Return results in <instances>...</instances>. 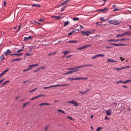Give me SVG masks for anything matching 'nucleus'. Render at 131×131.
<instances>
[{"label": "nucleus", "instance_id": "nucleus-1", "mask_svg": "<svg viewBox=\"0 0 131 131\" xmlns=\"http://www.w3.org/2000/svg\"><path fill=\"white\" fill-rule=\"evenodd\" d=\"M130 39L129 38H123L122 39H109L108 40V42L111 41L113 42H116L119 41H123L125 40H129Z\"/></svg>", "mask_w": 131, "mask_h": 131}, {"label": "nucleus", "instance_id": "nucleus-2", "mask_svg": "<svg viewBox=\"0 0 131 131\" xmlns=\"http://www.w3.org/2000/svg\"><path fill=\"white\" fill-rule=\"evenodd\" d=\"M92 31H82L81 32V34L84 35H86L88 36L92 34Z\"/></svg>", "mask_w": 131, "mask_h": 131}, {"label": "nucleus", "instance_id": "nucleus-3", "mask_svg": "<svg viewBox=\"0 0 131 131\" xmlns=\"http://www.w3.org/2000/svg\"><path fill=\"white\" fill-rule=\"evenodd\" d=\"M68 103H72L75 106H77L78 105V104L77 102L74 100L70 101L68 102Z\"/></svg>", "mask_w": 131, "mask_h": 131}, {"label": "nucleus", "instance_id": "nucleus-4", "mask_svg": "<svg viewBox=\"0 0 131 131\" xmlns=\"http://www.w3.org/2000/svg\"><path fill=\"white\" fill-rule=\"evenodd\" d=\"M91 45H85L84 46H83L82 47H79L77 48V49L78 50H81L82 49L89 47H90L91 46Z\"/></svg>", "mask_w": 131, "mask_h": 131}, {"label": "nucleus", "instance_id": "nucleus-5", "mask_svg": "<svg viewBox=\"0 0 131 131\" xmlns=\"http://www.w3.org/2000/svg\"><path fill=\"white\" fill-rule=\"evenodd\" d=\"M121 23L120 21L116 19H113V24L114 25H118Z\"/></svg>", "mask_w": 131, "mask_h": 131}, {"label": "nucleus", "instance_id": "nucleus-6", "mask_svg": "<svg viewBox=\"0 0 131 131\" xmlns=\"http://www.w3.org/2000/svg\"><path fill=\"white\" fill-rule=\"evenodd\" d=\"M110 44L112 45L115 46H126L127 45V44H116L113 43H110Z\"/></svg>", "mask_w": 131, "mask_h": 131}, {"label": "nucleus", "instance_id": "nucleus-7", "mask_svg": "<svg viewBox=\"0 0 131 131\" xmlns=\"http://www.w3.org/2000/svg\"><path fill=\"white\" fill-rule=\"evenodd\" d=\"M9 70V68H7L6 70L3 71L2 73L0 74V77L3 76L5 73L8 71Z\"/></svg>", "mask_w": 131, "mask_h": 131}, {"label": "nucleus", "instance_id": "nucleus-8", "mask_svg": "<svg viewBox=\"0 0 131 131\" xmlns=\"http://www.w3.org/2000/svg\"><path fill=\"white\" fill-rule=\"evenodd\" d=\"M108 9V8H105L103 9H100L98 10V11H100L101 12L104 13L107 11Z\"/></svg>", "mask_w": 131, "mask_h": 131}, {"label": "nucleus", "instance_id": "nucleus-9", "mask_svg": "<svg viewBox=\"0 0 131 131\" xmlns=\"http://www.w3.org/2000/svg\"><path fill=\"white\" fill-rule=\"evenodd\" d=\"M88 78H82V77H79V78H74L75 80H87Z\"/></svg>", "mask_w": 131, "mask_h": 131}, {"label": "nucleus", "instance_id": "nucleus-10", "mask_svg": "<svg viewBox=\"0 0 131 131\" xmlns=\"http://www.w3.org/2000/svg\"><path fill=\"white\" fill-rule=\"evenodd\" d=\"M31 36H29L28 37H25L24 38V41H26L28 40H30L31 39Z\"/></svg>", "mask_w": 131, "mask_h": 131}, {"label": "nucleus", "instance_id": "nucleus-11", "mask_svg": "<svg viewBox=\"0 0 131 131\" xmlns=\"http://www.w3.org/2000/svg\"><path fill=\"white\" fill-rule=\"evenodd\" d=\"M70 52V51L68 50H66L62 52V53L66 55L68 54Z\"/></svg>", "mask_w": 131, "mask_h": 131}, {"label": "nucleus", "instance_id": "nucleus-12", "mask_svg": "<svg viewBox=\"0 0 131 131\" xmlns=\"http://www.w3.org/2000/svg\"><path fill=\"white\" fill-rule=\"evenodd\" d=\"M11 53L10 50L9 49H8L5 52V54L6 56H7L8 54H10Z\"/></svg>", "mask_w": 131, "mask_h": 131}, {"label": "nucleus", "instance_id": "nucleus-13", "mask_svg": "<svg viewBox=\"0 0 131 131\" xmlns=\"http://www.w3.org/2000/svg\"><path fill=\"white\" fill-rule=\"evenodd\" d=\"M92 66V64H86L84 65H82L80 66H79L78 68H82L83 67H87L89 66Z\"/></svg>", "mask_w": 131, "mask_h": 131}, {"label": "nucleus", "instance_id": "nucleus-14", "mask_svg": "<svg viewBox=\"0 0 131 131\" xmlns=\"http://www.w3.org/2000/svg\"><path fill=\"white\" fill-rule=\"evenodd\" d=\"M79 67V66H78L77 67H75L72 68H75V69H74L73 70H71V71H74V72H73H73H74L76 71H78L79 70L78 69L79 68H78Z\"/></svg>", "mask_w": 131, "mask_h": 131}, {"label": "nucleus", "instance_id": "nucleus-15", "mask_svg": "<svg viewBox=\"0 0 131 131\" xmlns=\"http://www.w3.org/2000/svg\"><path fill=\"white\" fill-rule=\"evenodd\" d=\"M125 35V32H124L120 34L116 35V37H122L124 36Z\"/></svg>", "mask_w": 131, "mask_h": 131}, {"label": "nucleus", "instance_id": "nucleus-16", "mask_svg": "<svg viewBox=\"0 0 131 131\" xmlns=\"http://www.w3.org/2000/svg\"><path fill=\"white\" fill-rule=\"evenodd\" d=\"M38 64H34L32 65H29V68H30L32 67H35L37 66L38 65Z\"/></svg>", "mask_w": 131, "mask_h": 131}, {"label": "nucleus", "instance_id": "nucleus-17", "mask_svg": "<svg viewBox=\"0 0 131 131\" xmlns=\"http://www.w3.org/2000/svg\"><path fill=\"white\" fill-rule=\"evenodd\" d=\"M113 6L114 9L113 10L114 11H116L119 10L117 8L116 5H113Z\"/></svg>", "mask_w": 131, "mask_h": 131}, {"label": "nucleus", "instance_id": "nucleus-18", "mask_svg": "<svg viewBox=\"0 0 131 131\" xmlns=\"http://www.w3.org/2000/svg\"><path fill=\"white\" fill-rule=\"evenodd\" d=\"M107 20L108 23L110 24H113V20L108 19H107Z\"/></svg>", "mask_w": 131, "mask_h": 131}, {"label": "nucleus", "instance_id": "nucleus-19", "mask_svg": "<svg viewBox=\"0 0 131 131\" xmlns=\"http://www.w3.org/2000/svg\"><path fill=\"white\" fill-rule=\"evenodd\" d=\"M40 5L38 4H33L32 5V7H40Z\"/></svg>", "mask_w": 131, "mask_h": 131}, {"label": "nucleus", "instance_id": "nucleus-20", "mask_svg": "<svg viewBox=\"0 0 131 131\" xmlns=\"http://www.w3.org/2000/svg\"><path fill=\"white\" fill-rule=\"evenodd\" d=\"M21 60V58H18L13 59L12 60V61L13 62H14V61H20V60Z\"/></svg>", "mask_w": 131, "mask_h": 131}, {"label": "nucleus", "instance_id": "nucleus-21", "mask_svg": "<svg viewBox=\"0 0 131 131\" xmlns=\"http://www.w3.org/2000/svg\"><path fill=\"white\" fill-rule=\"evenodd\" d=\"M22 53H19V54L14 53V54H11L10 55V56H12L13 55H16V56H20L21 55H22Z\"/></svg>", "mask_w": 131, "mask_h": 131}, {"label": "nucleus", "instance_id": "nucleus-22", "mask_svg": "<svg viewBox=\"0 0 131 131\" xmlns=\"http://www.w3.org/2000/svg\"><path fill=\"white\" fill-rule=\"evenodd\" d=\"M111 111L110 110H106V114L107 115H110L111 114Z\"/></svg>", "mask_w": 131, "mask_h": 131}, {"label": "nucleus", "instance_id": "nucleus-23", "mask_svg": "<svg viewBox=\"0 0 131 131\" xmlns=\"http://www.w3.org/2000/svg\"><path fill=\"white\" fill-rule=\"evenodd\" d=\"M107 61L108 62H116V61L114 60L110 59H108L107 60Z\"/></svg>", "mask_w": 131, "mask_h": 131}, {"label": "nucleus", "instance_id": "nucleus-24", "mask_svg": "<svg viewBox=\"0 0 131 131\" xmlns=\"http://www.w3.org/2000/svg\"><path fill=\"white\" fill-rule=\"evenodd\" d=\"M0 59H1V60L2 61H4L5 59V58L4 57V54H3L2 55H1L0 57Z\"/></svg>", "mask_w": 131, "mask_h": 131}, {"label": "nucleus", "instance_id": "nucleus-25", "mask_svg": "<svg viewBox=\"0 0 131 131\" xmlns=\"http://www.w3.org/2000/svg\"><path fill=\"white\" fill-rule=\"evenodd\" d=\"M9 82V80H7V81H5L4 83H2L1 84V85L2 86H3V85H4L5 84H6L7 83H8Z\"/></svg>", "mask_w": 131, "mask_h": 131}, {"label": "nucleus", "instance_id": "nucleus-26", "mask_svg": "<svg viewBox=\"0 0 131 131\" xmlns=\"http://www.w3.org/2000/svg\"><path fill=\"white\" fill-rule=\"evenodd\" d=\"M74 72V71H68L66 72H65L63 74V75L67 74L69 73H73V72Z\"/></svg>", "mask_w": 131, "mask_h": 131}, {"label": "nucleus", "instance_id": "nucleus-27", "mask_svg": "<svg viewBox=\"0 0 131 131\" xmlns=\"http://www.w3.org/2000/svg\"><path fill=\"white\" fill-rule=\"evenodd\" d=\"M96 25L98 26H101L103 25V24L102 22H97L96 23Z\"/></svg>", "mask_w": 131, "mask_h": 131}, {"label": "nucleus", "instance_id": "nucleus-28", "mask_svg": "<svg viewBox=\"0 0 131 131\" xmlns=\"http://www.w3.org/2000/svg\"><path fill=\"white\" fill-rule=\"evenodd\" d=\"M77 41H73V40H69L68 41V43H77Z\"/></svg>", "mask_w": 131, "mask_h": 131}, {"label": "nucleus", "instance_id": "nucleus-29", "mask_svg": "<svg viewBox=\"0 0 131 131\" xmlns=\"http://www.w3.org/2000/svg\"><path fill=\"white\" fill-rule=\"evenodd\" d=\"M70 23V22H68V21H66L64 23V26H66L68 25Z\"/></svg>", "mask_w": 131, "mask_h": 131}, {"label": "nucleus", "instance_id": "nucleus-30", "mask_svg": "<svg viewBox=\"0 0 131 131\" xmlns=\"http://www.w3.org/2000/svg\"><path fill=\"white\" fill-rule=\"evenodd\" d=\"M75 32V31L74 30H72L68 34V35L69 36H70L71 35H72L73 33H74Z\"/></svg>", "mask_w": 131, "mask_h": 131}, {"label": "nucleus", "instance_id": "nucleus-31", "mask_svg": "<svg viewBox=\"0 0 131 131\" xmlns=\"http://www.w3.org/2000/svg\"><path fill=\"white\" fill-rule=\"evenodd\" d=\"M67 4L65 1L63 2L61 4L59 5L62 6V5H66Z\"/></svg>", "mask_w": 131, "mask_h": 131}, {"label": "nucleus", "instance_id": "nucleus-32", "mask_svg": "<svg viewBox=\"0 0 131 131\" xmlns=\"http://www.w3.org/2000/svg\"><path fill=\"white\" fill-rule=\"evenodd\" d=\"M114 69L117 70H119L123 69L122 67L119 68H116L114 67Z\"/></svg>", "mask_w": 131, "mask_h": 131}, {"label": "nucleus", "instance_id": "nucleus-33", "mask_svg": "<svg viewBox=\"0 0 131 131\" xmlns=\"http://www.w3.org/2000/svg\"><path fill=\"white\" fill-rule=\"evenodd\" d=\"M97 57H104L105 56L103 54H99L96 55Z\"/></svg>", "mask_w": 131, "mask_h": 131}, {"label": "nucleus", "instance_id": "nucleus-34", "mask_svg": "<svg viewBox=\"0 0 131 131\" xmlns=\"http://www.w3.org/2000/svg\"><path fill=\"white\" fill-rule=\"evenodd\" d=\"M24 45L23 46V47H22V49H19V50H18L17 51V52H19L21 51H23V49H24Z\"/></svg>", "mask_w": 131, "mask_h": 131}, {"label": "nucleus", "instance_id": "nucleus-35", "mask_svg": "<svg viewBox=\"0 0 131 131\" xmlns=\"http://www.w3.org/2000/svg\"><path fill=\"white\" fill-rule=\"evenodd\" d=\"M73 19L74 21H75L79 20V18L76 17H73Z\"/></svg>", "mask_w": 131, "mask_h": 131}, {"label": "nucleus", "instance_id": "nucleus-36", "mask_svg": "<svg viewBox=\"0 0 131 131\" xmlns=\"http://www.w3.org/2000/svg\"><path fill=\"white\" fill-rule=\"evenodd\" d=\"M53 17L57 19V20H59L61 18V17L60 16H53Z\"/></svg>", "mask_w": 131, "mask_h": 131}, {"label": "nucleus", "instance_id": "nucleus-37", "mask_svg": "<svg viewBox=\"0 0 131 131\" xmlns=\"http://www.w3.org/2000/svg\"><path fill=\"white\" fill-rule=\"evenodd\" d=\"M68 80L69 81H73V80H75L74 78H67Z\"/></svg>", "mask_w": 131, "mask_h": 131}, {"label": "nucleus", "instance_id": "nucleus-38", "mask_svg": "<svg viewBox=\"0 0 131 131\" xmlns=\"http://www.w3.org/2000/svg\"><path fill=\"white\" fill-rule=\"evenodd\" d=\"M29 103V102H27V103H25L23 105V107H24L26 106V105H27Z\"/></svg>", "mask_w": 131, "mask_h": 131}, {"label": "nucleus", "instance_id": "nucleus-39", "mask_svg": "<svg viewBox=\"0 0 131 131\" xmlns=\"http://www.w3.org/2000/svg\"><path fill=\"white\" fill-rule=\"evenodd\" d=\"M57 111L58 112H62L63 114L65 113V112L63 110H57Z\"/></svg>", "mask_w": 131, "mask_h": 131}, {"label": "nucleus", "instance_id": "nucleus-40", "mask_svg": "<svg viewBox=\"0 0 131 131\" xmlns=\"http://www.w3.org/2000/svg\"><path fill=\"white\" fill-rule=\"evenodd\" d=\"M100 19L103 22L105 21H106V20L105 19H104L102 17H100Z\"/></svg>", "mask_w": 131, "mask_h": 131}, {"label": "nucleus", "instance_id": "nucleus-41", "mask_svg": "<svg viewBox=\"0 0 131 131\" xmlns=\"http://www.w3.org/2000/svg\"><path fill=\"white\" fill-rule=\"evenodd\" d=\"M37 89V88H36L35 89H34L31 90L30 91H29V92L30 93H31V92L34 91H35Z\"/></svg>", "mask_w": 131, "mask_h": 131}, {"label": "nucleus", "instance_id": "nucleus-42", "mask_svg": "<svg viewBox=\"0 0 131 131\" xmlns=\"http://www.w3.org/2000/svg\"><path fill=\"white\" fill-rule=\"evenodd\" d=\"M67 6H64L63 7H62L61 8V12H62V11H63L64 9L65 8L67 7Z\"/></svg>", "mask_w": 131, "mask_h": 131}, {"label": "nucleus", "instance_id": "nucleus-43", "mask_svg": "<svg viewBox=\"0 0 131 131\" xmlns=\"http://www.w3.org/2000/svg\"><path fill=\"white\" fill-rule=\"evenodd\" d=\"M67 118H69V119L71 120H74V119L71 117L70 116H68L67 117Z\"/></svg>", "mask_w": 131, "mask_h": 131}, {"label": "nucleus", "instance_id": "nucleus-44", "mask_svg": "<svg viewBox=\"0 0 131 131\" xmlns=\"http://www.w3.org/2000/svg\"><path fill=\"white\" fill-rule=\"evenodd\" d=\"M125 35H126L128 34V35H131V33H130V32H125Z\"/></svg>", "mask_w": 131, "mask_h": 131}, {"label": "nucleus", "instance_id": "nucleus-45", "mask_svg": "<svg viewBox=\"0 0 131 131\" xmlns=\"http://www.w3.org/2000/svg\"><path fill=\"white\" fill-rule=\"evenodd\" d=\"M37 98H38V97L37 96L34 97L30 99V100H34V99H37Z\"/></svg>", "mask_w": 131, "mask_h": 131}, {"label": "nucleus", "instance_id": "nucleus-46", "mask_svg": "<svg viewBox=\"0 0 131 131\" xmlns=\"http://www.w3.org/2000/svg\"><path fill=\"white\" fill-rule=\"evenodd\" d=\"M122 81L121 80H120L119 81H118L117 82H116V83L117 84H119L120 83H122Z\"/></svg>", "mask_w": 131, "mask_h": 131}, {"label": "nucleus", "instance_id": "nucleus-47", "mask_svg": "<svg viewBox=\"0 0 131 131\" xmlns=\"http://www.w3.org/2000/svg\"><path fill=\"white\" fill-rule=\"evenodd\" d=\"M75 68H68L67 69V70H71H71H73Z\"/></svg>", "mask_w": 131, "mask_h": 131}, {"label": "nucleus", "instance_id": "nucleus-48", "mask_svg": "<svg viewBox=\"0 0 131 131\" xmlns=\"http://www.w3.org/2000/svg\"><path fill=\"white\" fill-rule=\"evenodd\" d=\"M51 88L50 86L48 87H43V89H49Z\"/></svg>", "mask_w": 131, "mask_h": 131}, {"label": "nucleus", "instance_id": "nucleus-49", "mask_svg": "<svg viewBox=\"0 0 131 131\" xmlns=\"http://www.w3.org/2000/svg\"><path fill=\"white\" fill-rule=\"evenodd\" d=\"M101 129V128L100 127H98L96 129V131H99Z\"/></svg>", "mask_w": 131, "mask_h": 131}, {"label": "nucleus", "instance_id": "nucleus-50", "mask_svg": "<svg viewBox=\"0 0 131 131\" xmlns=\"http://www.w3.org/2000/svg\"><path fill=\"white\" fill-rule=\"evenodd\" d=\"M79 92L82 94H84L86 93V92H85V91L83 92L81 91H80Z\"/></svg>", "mask_w": 131, "mask_h": 131}, {"label": "nucleus", "instance_id": "nucleus-51", "mask_svg": "<svg viewBox=\"0 0 131 131\" xmlns=\"http://www.w3.org/2000/svg\"><path fill=\"white\" fill-rule=\"evenodd\" d=\"M30 48H31L32 50L35 49L36 48V46H31L30 47Z\"/></svg>", "mask_w": 131, "mask_h": 131}, {"label": "nucleus", "instance_id": "nucleus-52", "mask_svg": "<svg viewBox=\"0 0 131 131\" xmlns=\"http://www.w3.org/2000/svg\"><path fill=\"white\" fill-rule=\"evenodd\" d=\"M129 67H130L129 66H126V67H122L123 69H125V68H128Z\"/></svg>", "mask_w": 131, "mask_h": 131}, {"label": "nucleus", "instance_id": "nucleus-53", "mask_svg": "<svg viewBox=\"0 0 131 131\" xmlns=\"http://www.w3.org/2000/svg\"><path fill=\"white\" fill-rule=\"evenodd\" d=\"M119 58L122 61H123L124 60V59H125L124 58L121 57H120Z\"/></svg>", "mask_w": 131, "mask_h": 131}, {"label": "nucleus", "instance_id": "nucleus-54", "mask_svg": "<svg viewBox=\"0 0 131 131\" xmlns=\"http://www.w3.org/2000/svg\"><path fill=\"white\" fill-rule=\"evenodd\" d=\"M44 96V95H43V94H41V95H38L37 96H38V98L40 97H41V96Z\"/></svg>", "mask_w": 131, "mask_h": 131}, {"label": "nucleus", "instance_id": "nucleus-55", "mask_svg": "<svg viewBox=\"0 0 131 131\" xmlns=\"http://www.w3.org/2000/svg\"><path fill=\"white\" fill-rule=\"evenodd\" d=\"M69 85V84H62V85H61V86H68Z\"/></svg>", "mask_w": 131, "mask_h": 131}, {"label": "nucleus", "instance_id": "nucleus-56", "mask_svg": "<svg viewBox=\"0 0 131 131\" xmlns=\"http://www.w3.org/2000/svg\"><path fill=\"white\" fill-rule=\"evenodd\" d=\"M105 48H107H107H111L112 47V46H106L105 47Z\"/></svg>", "mask_w": 131, "mask_h": 131}, {"label": "nucleus", "instance_id": "nucleus-57", "mask_svg": "<svg viewBox=\"0 0 131 131\" xmlns=\"http://www.w3.org/2000/svg\"><path fill=\"white\" fill-rule=\"evenodd\" d=\"M126 83L129 82H131V79H129L128 80H126Z\"/></svg>", "mask_w": 131, "mask_h": 131}, {"label": "nucleus", "instance_id": "nucleus-58", "mask_svg": "<svg viewBox=\"0 0 131 131\" xmlns=\"http://www.w3.org/2000/svg\"><path fill=\"white\" fill-rule=\"evenodd\" d=\"M31 53H27L26 55V56H30V55H31Z\"/></svg>", "mask_w": 131, "mask_h": 131}, {"label": "nucleus", "instance_id": "nucleus-59", "mask_svg": "<svg viewBox=\"0 0 131 131\" xmlns=\"http://www.w3.org/2000/svg\"><path fill=\"white\" fill-rule=\"evenodd\" d=\"M21 25H19V27L18 28V31L17 32H18V31L19 30H20V28H21Z\"/></svg>", "mask_w": 131, "mask_h": 131}, {"label": "nucleus", "instance_id": "nucleus-60", "mask_svg": "<svg viewBox=\"0 0 131 131\" xmlns=\"http://www.w3.org/2000/svg\"><path fill=\"white\" fill-rule=\"evenodd\" d=\"M29 80H28L24 81L23 82V84H25V83L29 82Z\"/></svg>", "mask_w": 131, "mask_h": 131}, {"label": "nucleus", "instance_id": "nucleus-61", "mask_svg": "<svg viewBox=\"0 0 131 131\" xmlns=\"http://www.w3.org/2000/svg\"><path fill=\"white\" fill-rule=\"evenodd\" d=\"M71 56V55H69L66 57V58H68L70 57Z\"/></svg>", "mask_w": 131, "mask_h": 131}, {"label": "nucleus", "instance_id": "nucleus-62", "mask_svg": "<svg viewBox=\"0 0 131 131\" xmlns=\"http://www.w3.org/2000/svg\"><path fill=\"white\" fill-rule=\"evenodd\" d=\"M43 20H44V19H40L39 20V21L40 22L42 21Z\"/></svg>", "mask_w": 131, "mask_h": 131}, {"label": "nucleus", "instance_id": "nucleus-63", "mask_svg": "<svg viewBox=\"0 0 131 131\" xmlns=\"http://www.w3.org/2000/svg\"><path fill=\"white\" fill-rule=\"evenodd\" d=\"M56 86H60V87H61V85H59V84H57V85H56Z\"/></svg>", "mask_w": 131, "mask_h": 131}, {"label": "nucleus", "instance_id": "nucleus-64", "mask_svg": "<svg viewBox=\"0 0 131 131\" xmlns=\"http://www.w3.org/2000/svg\"><path fill=\"white\" fill-rule=\"evenodd\" d=\"M96 57H97V56H96V55H95L92 58V59H94L95 58H96Z\"/></svg>", "mask_w": 131, "mask_h": 131}]
</instances>
